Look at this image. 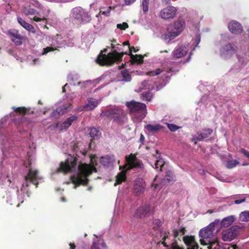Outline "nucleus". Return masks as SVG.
Segmentation results:
<instances>
[{
  "instance_id": "obj_1",
  "label": "nucleus",
  "mask_w": 249,
  "mask_h": 249,
  "mask_svg": "<svg viewBox=\"0 0 249 249\" xmlns=\"http://www.w3.org/2000/svg\"><path fill=\"white\" fill-rule=\"evenodd\" d=\"M77 148V145L74 146V154L72 156L70 155L65 161L61 162L59 167L57 169V172L59 173H71L76 170L77 163H79L77 174L76 175H72L70 178L71 182L74 185V189L81 185H87L89 181L88 177L92 173V169L89 164L78 161L77 158L79 157V154L85 156L87 152L85 150L78 152Z\"/></svg>"
},
{
  "instance_id": "obj_2",
  "label": "nucleus",
  "mask_w": 249,
  "mask_h": 249,
  "mask_svg": "<svg viewBox=\"0 0 249 249\" xmlns=\"http://www.w3.org/2000/svg\"><path fill=\"white\" fill-rule=\"evenodd\" d=\"M107 51V48H105L102 50L96 59L97 64L101 66H111L115 63H119L122 60L124 54H127V52L119 53L116 50L109 53L107 55L105 54Z\"/></svg>"
},
{
  "instance_id": "obj_3",
  "label": "nucleus",
  "mask_w": 249,
  "mask_h": 249,
  "mask_svg": "<svg viewBox=\"0 0 249 249\" xmlns=\"http://www.w3.org/2000/svg\"><path fill=\"white\" fill-rule=\"evenodd\" d=\"M101 116L106 117L108 119H112L114 122L122 125L127 120L124 111L118 108H112L102 111Z\"/></svg>"
},
{
  "instance_id": "obj_4",
  "label": "nucleus",
  "mask_w": 249,
  "mask_h": 249,
  "mask_svg": "<svg viewBox=\"0 0 249 249\" xmlns=\"http://www.w3.org/2000/svg\"><path fill=\"white\" fill-rule=\"evenodd\" d=\"M185 27V22L184 20L178 18L167 27V32L165 37L172 40L178 36L183 31Z\"/></svg>"
},
{
  "instance_id": "obj_5",
  "label": "nucleus",
  "mask_w": 249,
  "mask_h": 249,
  "mask_svg": "<svg viewBox=\"0 0 249 249\" xmlns=\"http://www.w3.org/2000/svg\"><path fill=\"white\" fill-rule=\"evenodd\" d=\"M73 17L78 20L79 23H86L91 20V17L87 11L81 7L73 9Z\"/></svg>"
},
{
  "instance_id": "obj_6",
  "label": "nucleus",
  "mask_w": 249,
  "mask_h": 249,
  "mask_svg": "<svg viewBox=\"0 0 249 249\" xmlns=\"http://www.w3.org/2000/svg\"><path fill=\"white\" fill-rule=\"evenodd\" d=\"M131 113H138L140 114L139 117L143 119L145 116L146 105L144 104L131 101L126 103Z\"/></svg>"
},
{
  "instance_id": "obj_7",
  "label": "nucleus",
  "mask_w": 249,
  "mask_h": 249,
  "mask_svg": "<svg viewBox=\"0 0 249 249\" xmlns=\"http://www.w3.org/2000/svg\"><path fill=\"white\" fill-rule=\"evenodd\" d=\"M38 174V171L30 169L27 175L25 177V182L23 183L22 186H25L28 187L29 186V182H30L35 185L36 187H37L38 185V179H39Z\"/></svg>"
},
{
  "instance_id": "obj_8",
  "label": "nucleus",
  "mask_w": 249,
  "mask_h": 249,
  "mask_svg": "<svg viewBox=\"0 0 249 249\" xmlns=\"http://www.w3.org/2000/svg\"><path fill=\"white\" fill-rule=\"evenodd\" d=\"M7 35L9 36L11 40L16 45L19 46L22 44L23 39L18 30L15 29H10L7 33Z\"/></svg>"
},
{
  "instance_id": "obj_9",
  "label": "nucleus",
  "mask_w": 249,
  "mask_h": 249,
  "mask_svg": "<svg viewBox=\"0 0 249 249\" xmlns=\"http://www.w3.org/2000/svg\"><path fill=\"white\" fill-rule=\"evenodd\" d=\"M177 9L172 6H169L163 9L160 12L161 18L167 20L173 18L176 14Z\"/></svg>"
},
{
  "instance_id": "obj_10",
  "label": "nucleus",
  "mask_w": 249,
  "mask_h": 249,
  "mask_svg": "<svg viewBox=\"0 0 249 249\" xmlns=\"http://www.w3.org/2000/svg\"><path fill=\"white\" fill-rule=\"evenodd\" d=\"M238 47L233 43H229L225 45L221 50V53L226 56L231 57L235 54Z\"/></svg>"
},
{
  "instance_id": "obj_11",
  "label": "nucleus",
  "mask_w": 249,
  "mask_h": 249,
  "mask_svg": "<svg viewBox=\"0 0 249 249\" xmlns=\"http://www.w3.org/2000/svg\"><path fill=\"white\" fill-rule=\"evenodd\" d=\"M237 234L236 227H231L223 232L222 239L224 241H231L235 238Z\"/></svg>"
},
{
  "instance_id": "obj_12",
  "label": "nucleus",
  "mask_w": 249,
  "mask_h": 249,
  "mask_svg": "<svg viewBox=\"0 0 249 249\" xmlns=\"http://www.w3.org/2000/svg\"><path fill=\"white\" fill-rule=\"evenodd\" d=\"M145 184L142 179H138L136 180L133 188V193L135 195L139 196L142 194L145 190Z\"/></svg>"
},
{
  "instance_id": "obj_13",
  "label": "nucleus",
  "mask_w": 249,
  "mask_h": 249,
  "mask_svg": "<svg viewBox=\"0 0 249 249\" xmlns=\"http://www.w3.org/2000/svg\"><path fill=\"white\" fill-rule=\"evenodd\" d=\"M183 241L188 247L187 249H198L199 248V245L196 241L194 236H185L183 238Z\"/></svg>"
},
{
  "instance_id": "obj_14",
  "label": "nucleus",
  "mask_w": 249,
  "mask_h": 249,
  "mask_svg": "<svg viewBox=\"0 0 249 249\" xmlns=\"http://www.w3.org/2000/svg\"><path fill=\"white\" fill-rule=\"evenodd\" d=\"M150 210L149 205H142L136 210L134 216L137 218L144 217L149 213Z\"/></svg>"
},
{
  "instance_id": "obj_15",
  "label": "nucleus",
  "mask_w": 249,
  "mask_h": 249,
  "mask_svg": "<svg viewBox=\"0 0 249 249\" xmlns=\"http://www.w3.org/2000/svg\"><path fill=\"white\" fill-rule=\"evenodd\" d=\"M228 29L232 34L236 35L240 34L243 31L241 24L235 20L231 21L229 23Z\"/></svg>"
},
{
  "instance_id": "obj_16",
  "label": "nucleus",
  "mask_w": 249,
  "mask_h": 249,
  "mask_svg": "<svg viewBox=\"0 0 249 249\" xmlns=\"http://www.w3.org/2000/svg\"><path fill=\"white\" fill-rule=\"evenodd\" d=\"M188 49L184 46H177L172 53L174 58H180L187 54Z\"/></svg>"
},
{
  "instance_id": "obj_17",
  "label": "nucleus",
  "mask_w": 249,
  "mask_h": 249,
  "mask_svg": "<svg viewBox=\"0 0 249 249\" xmlns=\"http://www.w3.org/2000/svg\"><path fill=\"white\" fill-rule=\"evenodd\" d=\"M213 130L210 128H205L202 131H199L196 133V140L198 141H201L203 139L207 138L212 134Z\"/></svg>"
},
{
  "instance_id": "obj_18",
  "label": "nucleus",
  "mask_w": 249,
  "mask_h": 249,
  "mask_svg": "<svg viewBox=\"0 0 249 249\" xmlns=\"http://www.w3.org/2000/svg\"><path fill=\"white\" fill-rule=\"evenodd\" d=\"M213 230L209 226L201 229L199 231V235L203 238H210L213 235Z\"/></svg>"
},
{
  "instance_id": "obj_19",
  "label": "nucleus",
  "mask_w": 249,
  "mask_h": 249,
  "mask_svg": "<svg viewBox=\"0 0 249 249\" xmlns=\"http://www.w3.org/2000/svg\"><path fill=\"white\" fill-rule=\"evenodd\" d=\"M18 21L19 24L22 26L24 29L28 31H30L33 33H36V30L33 26L27 22H26L23 19L20 17L18 18Z\"/></svg>"
},
{
  "instance_id": "obj_20",
  "label": "nucleus",
  "mask_w": 249,
  "mask_h": 249,
  "mask_svg": "<svg viewBox=\"0 0 249 249\" xmlns=\"http://www.w3.org/2000/svg\"><path fill=\"white\" fill-rule=\"evenodd\" d=\"M130 56V62L132 64H134L135 63H137L138 64H141L143 63V56L141 54H135L134 55L132 53L127 54Z\"/></svg>"
},
{
  "instance_id": "obj_21",
  "label": "nucleus",
  "mask_w": 249,
  "mask_h": 249,
  "mask_svg": "<svg viewBox=\"0 0 249 249\" xmlns=\"http://www.w3.org/2000/svg\"><path fill=\"white\" fill-rule=\"evenodd\" d=\"M77 119L76 116H71L68 118L61 124L60 130L68 129L72 124V123Z\"/></svg>"
},
{
  "instance_id": "obj_22",
  "label": "nucleus",
  "mask_w": 249,
  "mask_h": 249,
  "mask_svg": "<svg viewBox=\"0 0 249 249\" xmlns=\"http://www.w3.org/2000/svg\"><path fill=\"white\" fill-rule=\"evenodd\" d=\"M106 245L102 239L94 241L91 246V249H106Z\"/></svg>"
},
{
  "instance_id": "obj_23",
  "label": "nucleus",
  "mask_w": 249,
  "mask_h": 249,
  "mask_svg": "<svg viewBox=\"0 0 249 249\" xmlns=\"http://www.w3.org/2000/svg\"><path fill=\"white\" fill-rule=\"evenodd\" d=\"M235 220V217L233 215H230L225 217L221 221V225L223 227H228L230 226Z\"/></svg>"
},
{
  "instance_id": "obj_24",
  "label": "nucleus",
  "mask_w": 249,
  "mask_h": 249,
  "mask_svg": "<svg viewBox=\"0 0 249 249\" xmlns=\"http://www.w3.org/2000/svg\"><path fill=\"white\" fill-rule=\"evenodd\" d=\"M89 104L84 106V108L89 110L94 109L98 105V101L93 98H90L88 100Z\"/></svg>"
},
{
  "instance_id": "obj_25",
  "label": "nucleus",
  "mask_w": 249,
  "mask_h": 249,
  "mask_svg": "<svg viewBox=\"0 0 249 249\" xmlns=\"http://www.w3.org/2000/svg\"><path fill=\"white\" fill-rule=\"evenodd\" d=\"M144 128L148 131L153 133H155L159 131V130L162 129L163 126L160 124H157L154 125L148 124L146 125Z\"/></svg>"
},
{
  "instance_id": "obj_26",
  "label": "nucleus",
  "mask_w": 249,
  "mask_h": 249,
  "mask_svg": "<svg viewBox=\"0 0 249 249\" xmlns=\"http://www.w3.org/2000/svg\"><path fill=\"white\" fill-rule=\"evenodd\" d=\"M126 179V172L125 171H122L120 172L116 176V182L115 185L116 184H120Z\"/></svg>"
},
{
  "instance_id": "obj_27",
  "label": "nucleus",
  "mask_w": 249,
  "mask_h": 249,
  "mask_svg": "<svg viewBox=\"0 0 249 249\" xmlns=\"http://www.w3.org/2000/svg\"><path fill=\"white\" fill-rule=\"evenodd\" d=\"M13 109H14L15 111L19 113V114L22 115H25L27 112H28V113L30 114H34V111H32L31 112H29V110L30 109V107L26 108L25 107H14Z\"/></svg>"
},
{
  "instance_id": "obj_28",
  "label": "nucleus",
  "mask_w": 249,
  "mask_h": 249,
  "mask_svg": "<svg viewBox=\"0 0 249 249\" xmlns=\"http://www.w3.org/2000/svg\"><path fill=\"white\" fill-rule=\"evenodd\" d=\"M23 12L27 16L38 14V12L36 10L32 8L30 6L24 7Z\"/></svg>"
},
{
  "instance_id": "obj_29",
  "label": "nucleus",
  "mask_w": 249,
  "mask_h": 249,
  "mask_svg": "<svg viewBox=\"0 0 249 249\" xmlns=\"http://www.w3.org/2000/svg\"><path fill=\"white\" fill-rule=\"evenodd\" d=\"M90 137L94 139H98L101 135V132L96 128H91L89 133Z\"/></svg>"
},
{
  "instance_id": "obj_30",
  "label": "nucleus",
  "mask_w": 249,
  "mask_h": 249,
  "mask_svg": "<svg viewBox=\"0 0 249 249\" xmlns=\"http://www.w3.org/2000/svg\"><path fill=\"white\" fill-rule=\"evenodd\" d=\"M133 168H143V163L142 161L137 159L132 163L131 165L128 167L127 170L131 169Z\"/></svg>"
},
{
  "instance_id": "obj_31",
  "label": "nucleus",
  "mask_w": 249,
  "mask_h": 249,
  "mask_svg": "<svg viewBox=\"0 0 249 249\" xmlns=\"http://www.w3.org/2000/svg\"><path fill=\"white\" fill-rule=\"evenodd\" d=\"M121 74L123 77L122 81L125 82H129L131 81V75L129 73L128 71L127 70L122 71Z\"/></svg>"
},
{
  "instance_id": "obj_32",
  "label": "nucleus",
  "mask_w": 249,
  "mask_h": 249,
  "mask_svg": "<svg viewBox=\"0 0 249 249\" xmlns=\"http://www.w3.org/2000/svg\"><path fill=\"white\" fill-rule=\"evenodd\" d=\"M173 176L171 172L168 171L166 172L165 178L162 180V184L165 185L166 183H169L173 180Z\"/></svg>"
},
{
  "instance_id": "obj_33",
  "label": "nucleus",
  "mask_w": 249,
  "mask_h": 249,
  "mask_svg": "<svg viewBox=\"0 0 249 249\" xmlns=\"http://www.w3.org/2000/svg\"><path fill=\"white\" fill-rule=\"evenodd\" d=\"M164 165V161L161 158L159 159V160H156L155 163V168L157 170H159L160 171H162V168Z\"/></svg>"
},
{
  "instance_id": "obj_34",
  "label": "nucleus",
  "mask_w": 249,
  "mask_h": 249,
  "mask_svg": "<svg viewBox=\"0 0 249 249\" xmlns=\"http://www.w3.org/2000/svg\"><path fill=\"white\" fill-rule=\"evenodd\" d=\"M239 219L241 221H249V211H244L242 212L240 214Z\"/></svg>"
},
{
  "instance_id": "obj_35",
  "label": "nucleus",
  "mask_w": 249,
  "mask_h": 249,
  "mask_svg": "<svg viewBox=\"0 0 249 249\" xmlns=\"http://www.w3.org/2000/svg\"><path fill=\"white\" fill-rule=\"evenodd\" d=\"M136 159L137 158L136 156L132 154H130L128 156L125 157V160L127 164L128 165V166L131 165Z\"/></svg>"
},
{
  "instance_id": "obj_36",
  "label": "nucleus",
  "mask_w": 249,
  "mask_h": 249,
  "mask_svg": "<svg viewBox=\"0 0 249 249\" xmlns=\"http://www.w3.org/2000/svg\"><path fill=\"white\" fill-rule=\"evenodd\" d=\"M239 163L237 160H230L228 161L227 167L228 168L231 169L235 167Z\"/></svg>"
},
{
  "instance_id": "obj_37",
  "label": "nucleus",
  "mask_w": 249,
  "mask_h": 249,
  "mask_svg": "<svg viewBox=\"0 0 249 249\" xmlns=\"http://www.w3.org/2000/svg\"><path fill=\"white\" fill-rule=\"evenodd\" d=\"M142 100L145 101H149L152 99V95L150 92H146L142 94Z\"/></svg>"
},
{
  "instance_id": "obj_38",
  "label": "nucleus",
  "mask_w": 249,
  "mask_h": 249,
  "mask_svg": "<svg viewBox=\"0 0 249 249\" xmlns=\"http://www.w3.org/2000/svg\"><path fill=\"white\" fill-rule=\"evenodd\" d=\"M167 126L172 132H175L179 129L181 127L178 126L174 124H167Z\"/></svg>"
},
{
  "instance_id": "obj_39",
  "label": "nucleus",
  "mask_w": 249,
  "mask_h": 249,
  "mask_svg": "<svg viewBox=\"0 0 249 249\" xmlns=\"http://www.w3.org/2000/svg\"><path fill=\"white\" fill-rule=\"evenodd\" d=\"M162 71V70L160 69H157L154 71H148L147 74L150 76H155L161 73Z\"/></svg>"
},
{
  "instance_id": "obj_40",
  "label": "nucleus",
  "mask_w": 249,
  "mask_h": 249,
  "mask_svg": "<svg viewBox=\"0 0 249 249\" xmlns=\"http://www.w3.org/2000/svg\"><path fill=\"white\" fill-rule=\"evenodd\" d=\"M149 0H142V6L144 13H146L148 11Z\"/></svg>"
},
{
  "instance_id": "obj_41",
  "label": "nucleus",
  "mask_w": 249,
  "mask_h": 249,
  "mask_svg": "<svg viewBox=\"0 0 249 249\" xmlns=\"http://www.w3.org/2000/svg\"><path fill=\"white\" fill-rule=\"evenodd\" d=\"M117 27L121 30H125L126 28H128V25L126 22H123L122 24H117Z\"/></svg>"
},
{
  "instance_id": "obj_42",
  "label": "nucleus",
  "mask_w": 249,
  "mask_h": 249,
  "mask_svg": "<svg viewBox=\"0 0 249 249\" xmlns=\"http://www.w3.org/2000/svg\"><path fill=\"white\" fill-rule=\"evenodd\" d=\"M56 50V48H54L53 47H47L43 49L42 54H46L47 53L51 52L53 51Z\"/></svg>"
},
{
  "instance_id": "obj_43",
  "label": "nucleus",
  "mask_w": 249,
  "mask_h": 249,
  "mask_svg": "<svg viewBox=\"0 0 249 249\" xmlns=\"http://www.w3.org/2000/svg\"><path fill=\"white\" fill-rule=\"evenodd\" d=\"M111 9V6H109L108 7V9H107V11H102L101 10H100L99 13L96 15V17H98V16L100 15V14H102V15H104L107 17H108L110 15V10Z\"/></svg>"
},
{
  "instance_id": "obj_44",
  "label": "nucleus",
  "mask_w": 249,
  "mask_h": 249,
  "mask_svg": "<svg viewBox=\"0 0 249 249\" xmlns=\"http://www.w3.org/2000/svg\"><path fill=\"white\" fill-rule=\"evenodd\" d=\"M61 111L60 108H57L56 110L53 111L51 114L52 117H58L60 115V112Z\"/></svg>"
},
{
  "instance_id": "obj_45",
  "label": "nucleus",
  "mask_w": 249,
  "mask_h": 249,
  "mask_svg": "<svg viewBox=\"0 0 249 249\" xmlns=\"http://www.w3.org/2000/svg\"><path fill=\"white\" fill-rule=\"evenodd\" d=\"M239 152L243 154L247 158L249 159V152L244 148H241Z\"/></svg>"
},
{
  "instance_id": "obj_46",
  "label": "nucleus",
  "mask_w": 249,
  "mask_h": 249,
  "mask_svg": "<svg viewBox=\"0 0 249 249\" xmlns=\"http://www.w3.org/2000/svg\"><path fill=\"white\" fill-rule=\"evenodd\" d=\"M171 249H182L177 244V241H175L171 245Z\"/></svg>"
},
{
  "instance_id": "obj_47",
  "label": "nucleus",
  "mask_w": 249,
  "mask_h": 249,
  "mask_svg": "<svg viewBox=\"0 0 249 249\" xmlns=\"http://www.w3.org/2000/svg\"><path fill=\"white\" fill-rule=\"evenodd\" d=\"M219 221H220L219 220L216 219L214 221L211 223L208 226H209V227L211 228L213 230L214 226L218 224Z\"/></svg>"
},
{
  "instance_id": "obj_48",
  "label": "nucleus",
  "mask_w": 249,
  "mask_h": 249,
  "mask_svg": "<svg viewBox=\"0 0 249 249\" xmlns=\"http://www.w3.org/2000/svg\"><path fill=\"white\" fill-rule=\"evenodd\" d=\"M33 20L36 21V22H39V21H45V23H46L47 22V19L46 18H38V17H37L36 16L34 17V18H33Z\"/></svg>"
},
{
  "instance_id": "obj_49",
  "label": "nucleus",
  "mask_w": 249,
  "mask_h": 249,
  "mask_svg": "<svg viewBox=\"0 0 249 249\" xmlns=\"http://www.w3.org/2000/svg\"><path fill=\"white\" fill-rule=\"evenodd\" d=\"M169 238L168 235H165L162 238V241L161 242V244L165 247H168V246L167 245V243L165 242V240L166 239H168Z\"/></svg>"
},
{
  "instance_id": "obj_50",
  "label": "nucleus",
  "mask_w": 249,
  "mask_h": 249,
  "mask_svg": "<svg viewBox=\"0 0 249 249\" xmlns=\"http://www.w3.org/2000/svg\"><path fill=\"white\" fill-rule=\"evenodd\" d=\"M129 53H132V51H133L134 52L136 53V52H138L139 51L138 49H137V48H135L134 46L129 47Z\"/></svg>"
},
{
  "instance_id": "obj_51",
  "label": "nucleus",
  "mask_w": 249,
  "mask_h": 249,
  "mask_svg": "<svg viewBox=\"0 0 249 249\" xmlns=\"http://www.w3.org/2000/svg\"><path fill=\"white\" fill-rule=\"evenodd\" d=\"M246 201V198L241 199H236L234 201V203L236 204H239Z\"/></svg>"
},
{
  "instance_id": "obj_52",
  "label": "nucleus",
  "mask_w": 249,
  "mask_h": 249,
  "mask_svg": "<svg viewBox=\"0 0 249 249\" xmlns=\"http://www.w3.org/2000/svg\"><path fill=\"white\" fill-rule=\"evenodd\" d=\"M136 0H125L124 2L126 5H130L134 3Z\"/></svg>"
},
{
  "instance_id": "obj_53",
  "label": "nucleus",
  "mask_w": 249,
  "mask_h": 249,
  "mask_svg": "<svg viewBox=\"0 0 249 249\" xmlns=\"http://www.w3.org/2000/svg\"><path fill=\"white\" fill-rule=\"evenodd\" d=\"M154 185V187L155 189H160L161 188V185L160 184H154V183H152V184H151V186H153Z\"/></svg>"
},
{
  "instance_id": "obj_54",
  "label": "nucleus",
  "mask_w": 249,
  "mask_h": 249,
  "mask_svg": "<svg viewBox=\"0 0 249 249\" xmlns=\"http://www.w3.org/2000/svg\"><path fill=\"white\" fill-rule=\"evenodd\" d=\"M174 236L175 238L177 237L179 235V231L178 230H174L173 231Z\"/></svg>"
},
{
  "instance_id": "obj_55",
  "label": "nucleus",
  "mask_w": 249,
  "mask_h": 249,
  "mask_svg": "<svg viewBox=\"0 0 249 249\" xmlns=\"http://www.w3.org/2000/svg\"><path fill=\"white\" fill-rule=\"evenodd\" d=\"M144 137L143 135V134H141L140 138V142L142 143L143 144V142L144 141Z\"/></svg>"
},
{
  "instance_id": "obj_56",
  "label": "nucleus",
  "mask_w": 249,
  "mask_h": 249,
  "mask_svg": "<svg viewBox=\"0 0 249 249\" xmlns=\"http://www.w3.org/2000/svg\"><path fill=\"white\" fill-rule=\"evenodd\" d=\"M186 231L185 228L184 227H181L180 229L179 232H180L182 233V234H184Z\"/></svg>"
},
{
  "instance_id": "obj_57",
  "label": "nucleus",
  "mask_w": 249,
  "mask_h": 249,
  "mask_svg": "<svg viewBox=\"0 0 249 249\" xmlns=\"http://www.w3.org/2000/svg\"><path fill=\"white\" fill-rule=\"evenodd\" d=\"M69 245L71 249H75L76 246L74 243H70Z\"/></svg>"
},
{
  "instance_id": "obj_58",
  "label": "nucleus",
  "mask_w": 249,
  "mask_h": 249,
  "mask_svg": "<svg viewBox=\"0 0 249 249\" xmlns=\"http://www.w3.org/2000/svg\"><path fill=\"white\" fill-rule=\"evenodd\" d=\"M71 106V105H70L68 107H67L66 106H62V108L65 109V110L64 111H66L68 109H69L70 108Z\"/></svg>"
},
{
  "instance_id": "obj_59",
  "label": "nucleus",
  "mask_w": 249,
  "mask_h": 249,
  "mask_svg": "<svg viewBox=\"0 0 249 249\" xmlns=\"http://www.w3.org/2000/svg\"><path fill=\"white\" fill-rule=\"evenodd\" d=\"M154 223H155L158 226H160L161 224V222L159 220H155Z\"/></svg>"
},
{
  "instance_id": "obj_60",
  "label": "nucleus",
  "mask_w": 249,
  "mask_h": 249,
  "mask_svg": "<svg viewBox=\"0 0 249 249\" xmlns=\"http://www.w3.org/2000/svg\"><path fill=\"white\" fill-rule=\"evenodd\" d=\"M196 40H197V45H196V46H197V45L199 44V43L200 41V36H199V35L197 36H196Z\"/></svg>"
},
{
  "instance_id": "obj_61",
  "label": "nucleus",
  "mask_w": 249,
  "mask_h": 249,
  "mask_svg": "<svg viewBox=\"0 0 249 249\" xmlns=\"http://www.w3.org/2000/svg\"><path fill=\"white\" fill-rule=\"evenodd\" d=\"M200 242L201 245H206V243L205 242V241H204V239H200Z\"/></svg>"
},
{
  "instance_id": "obj_62",
  "label": "nucleus",
  "mask_w": 249,
  "mask_h": 249,
  "mask_svg": "<svg viewBox=\"0 0 249 249\" xmlns=\"http://www.w3.org/2000/svg\"><path fill=\"white\" fill-rule=\"evenodd\" d=\"M117 49H116L117 51H121V52L120 53H121L122 52L124 53L123 51V49L122 48V47H117L116 48Z\"/></svg>"
},
{
  "instance_id": "obj_63",
  "label": "nucleus",
  "mask_w": 249,
  "mask_h": 249,
  "mask_svg": "<svg viewBox=\"0 0 249 249\" xmlns=\"http://www.w3.org/2000/svg\"><path fill=\"white\" fill-rule=\"evenodd\" d=\"M196 138H197L196 134L193 138L191 139V141L192 142H194L195 141H197Z\"/></svg>"
},
{
  "instance_id": "obj_64",
  "label": "nucleus",
  "mask_w": 249,
  "mask_h": 249,
  "mask_svg": "<svg viewBox=\"0 0 249 249\" xmlns=\"http://www.w3.org/2000/svg\"><path fill=\"white\" fill-rule=\"evenodd\" d=\"M68 85V84L66 83L62 88V92L63 93H65L66 92V89H65V87Z\"/></svg>"
}]
</instances>
